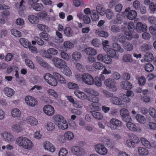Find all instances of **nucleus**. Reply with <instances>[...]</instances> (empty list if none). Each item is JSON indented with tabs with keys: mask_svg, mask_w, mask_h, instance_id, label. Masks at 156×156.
<instances>
[{
	"mask_svg": "<svg viewBox=\"0 0 156 156\" xmlns=\"http://www.w3.org/2000/svg\"><path fill=\"white\" fill-rule=\"evenodd\" d=\"M16 144L25 149H30L33 146L32 142L26 137L21 136L17 138Z\"/></svg>",
	"mask_w": 156,
	"mask_h": 156,
	"instance_id": "obj_1",
	"label": "nucleus"
},
{
	"mask_svg": "<svg viewBox=\"0 0 156 156\" xmlns=\"http://www.w3.org/2000/svg\"><path fill=\"white\" fill-rule=\"evenodd\" d=\"M56 78L53 74L52 75L49 73L45 74L44 76L45 81L49 85L53 86H55L57 84L58 81Z\"/></svg>",
	"mask_w": 156,
	"mask_h": 156,
	"instance_id": "obj_2",
	"label": "nucleus"
},
{
	"mask_svg": "<svg viewBox=\"0 0 156 156\" xmlns=\"http://www.w3.org/2000/svg\"><path fill=\"white\" fill-rule=\"evenodd\" d=\"M105 84L112 91H115L117 90L115 81L113 79H108L104 82Z\"/></svg>",
	"mask_w": 156,
	"mask_h": 156,
	"instance_id": "obj_3",
	"label": "nucleus"
},
{
	"mask_svg": "<svg viewBox=\"0 0 156 156\" xmlns=\"http://www.w3.org/2000/svg\"><path fill=\"white\" fill-rule=\"evenodd\" d=\"M81 79L86 84L92 85L94 83V80L92 76L88 73H84L82 75Z\"/></svg>",
	"mask_w": 156,
	"mask_h": 156,
	"instance_id": "obj_4",
	"label": "nucleus"
},
{
	"mask_svg": "<svg viewBox=\"0 0 156 156\" xmlns=\"http://www.w3.org/2000/svg\"><path fill=\"white\" fill-rule=\"evenodd\" d=\"M52 61L54 66L58 68H65L66 66V64L65 62L60 58H54L52 59Z\"/></svg>",
	"mask_w": 156,
	"mask_h": 156,
	"instance_id": "obj_5",
	"label": "nucleus"
},
{
	"mask_svg": "<svg viewBox=\"0 0 156 156\" xmlns=\"http://www.w3.org/2000/svg\"><path fill=\"white\" fill-rule=\"evenodd\" d=\"M120 114L122 118V119L126 122H130L131 119L129 115L128 110L125 108L122 109L120 111Z\"/></svg>",
	"mask_w": 156,
	"mask_h": 156,
	"instance_id": "obj_6",
	"label": "nucleus"
},
{
	"mask_svg": "<svg viewBox=\"0 0 156 156\" xmlns=\"http://www.w3.org/2000/svg\"><path fill=\"white\" fill-rule=\"evenodd\" d=\"M110 127L112 130H115L117 127H121L122 125V123L120 121L115 118L110 120Z\"/></svg>",
	"mask_w": 156,
	"mask_h": 156,
	"instance_id": "obj_7",
	"label": "nucleus"
},
{
	"mask_svg": "<svg viewBox=\"0 0 156 156\" xmlns=\"http://www.w3.org/2000/svg\"><path fill=\"white\" fill-rule=\"evenodd\" d=\"M71 152L77 156H82L85 153L84 151L81 147L74 146L71 149Z\"/></svg>",
	"mask_w": 156,
	"mask_h": 156,
	"instance_id": "obj_8",
	"label": "nucleus"
},
{
	"mask_svg": "<svg viewBox=\"0 0 156 156\" xmlns=\"http://www.w3.org/2000/svg\"><path fill=\"white\" fill-rule=\"evenodd\" d=\"M95 148L96 151L100 154L104 155L107 153V149L104 145L101 144L96 145Z\"/></svg>",
	"mask_w": 156,
	"mask_h": 156,
	"instance_id": "obj_9",
	"label": "nucleus"
},
{
	"mask_svg": "<svg viewBox=\"0 0 156 156\" xmlns=\"http://www.w3.org/2000/svg\"><path fill=\"white\" fill-rule=\"evenodd\" d=\"M25 101L27 105L30 107H34L37 104V101L33 97L28 96L25 98Z\"/></svg>",
	"mask_w": 156,
	"mask_h": 156,
	"instance_id": "obj_10",
	"label": "nucleus"
},
{
	"mask_svg": "<svg viewBox=\"0 0 156 156\" xmlns=\"http://www.w3.org/2000/svg\"><path fill=\"white\" fill-rule=\"evenodd\" d=\"M124 14L130 20L134 19L136 16L137 14L136 11L134 10L129 11L126 9L124 12Z\"/></svg>",
	"mask_w": 156,
	"mask_h": 156,
	"instance_id": "obj_11",
	"label": "nucleus"
},
{
	"mask_svg": "<svg viewBox=\"0 0 156 156\" xmlns=\"http://www.w3.org/2000/svg\"><path fill=\"white\" fill-rule=\"evenodd\" d=\"M135 29L137 32L141 33L146 32L147 27L145 24H143L141 22H138L136 24Z\"/></svg>",
	"mask_w": 156,
	"mask_h": 156,
	"instance_id": "obj_12",
	"label": "nucleus"
},
{
	"mask_svg": "<svg viewBox=\"0 0 156 156\" xmlns=\"http://www.w3.org/2000/svg\"><path fill=\"white\" fill-rule=\"evenodd\" d=\"M43 110L45 113L48 115H52L55 112L54 108L50 105H45L43 108Z\"/></svg>",
	"mask_w": 156,
	"mask_h": 156,
	"instance_id": "obj_13",
	"label": "nucleus"
},
{
	"mask_svg": "<svg viewBox=\"0 0 156 156\" xmlns=\"http://www.w3.org/2000/svg\"><path fill=\"white\" fill-rule=\"evenodd\" d=\"M139 142V140L136 136H134L132 139L126 140L127 146L129 147H134L135 144H137Z\"/></svg>",
	"mask_w": 156,
	"mask_h": 156,
	"instance_id": "obj_14",
	"label": "nucleus"
},
{
	"mask_svg": "<svg viewBox=\"0 0 156 156\" xmlns=\"http://www.w3.org/2000/svg\"><path fill=\"white\" fill-rule=\"evenodd\" d=\"M4 93L7 96L9 97H11L15 93V91L12 89L6 87L4 89Z\"/></svg>",
	"mask_w": 156,
	"mask_h": 156,
	"instance_id": "obj_15",
	"label": "nucleus"
},
{
	"mask_svg": "<svg viewBox=\"0 0 156 156\" xmlns=\"http://www.w3.org/2000/svg\"><path fill=\"white\" fill-rule=\"evenodd\" d=\"M25 3L23 0H22L19 3H17L16 5V8L19 10L20 14L23 13L25 8V6L23 5V3Z\"/></svg>",
	"mask_w": 156,
	"mask_h": 156,
	"instance_id": "obj_16",
	"label": "nucleus"
},
{
	"mask_svg": "<svg viewBox=\"0 0 156 156\" xmlns=\"http://www.w3.org/2000/svg\"><path fill=\"white\" fill-rule=\"evenodd\" d=\"M53 74L55 77H57V81H59L61 83L65 84L66 83V81L61 75L57 73L54 72Z\"/></svg>",
	"mask_w": 156,
	"mask_h": 156,
	"instance_id": "obj_17",
	"label": "nucleus"
},
{
	"mask_svg": "<svg viewBox=\"0 0 156 156\" xmlns=\"http://www.w3.org/2000/svg\"><path fill=\"white\" fill-rule=\"evenodd\" d=\"M27 123L32 126L36 125L38 123L37 120L32 116L28 117L27 119Z\"/></svg>",
	"mask_w": 156,
	"mask_h": 156,
	"instance_id": "obj_18",
	"label": "nucleus"
},
{
	"mask_svg": "<svg viewBox=\"0 0 156 156\" xmlns=\"http://www.w3.org/2000/svg\"><path fill=\"white\" fill-rule=\"evenodd\" d=\"M29 21L33 24H37L38 22V18L36 16L33 15H30L28 16Z\"/></svg>",
	"mask_w": 156,
	"mask_h": 156,
	"instance_id": "obj_19",
	"label": "nucleus"
},
{
	"mask_svg": "<svg viewBox=\"0 0 156 156\" xmlns=\"http://www.w3.org/2000/svg\"><path fill=\"white\" fill-rule=\"evenodd\" d=\"M122 28H120L119 26L117 25H113L111 27V30L113 33L117 34L120 32L122 30Z\"/></svg>",
	"mask_w": 156,
	"mask_h": 156,
	"instance_id": "obj_20",
	"label": "nucleus"
},
{
	"mask_svg": "<svg viewBox=\"0 0 156 156\" xmlns=\"http://www.w3.org/2000/svg\"><path fill=\"white\" fill-rule=\"evenodd\" d=\"M56 34L57 37L55 39V42L58 43H60L63 41L64 40L62 37V33L58 31H56Z\"/></svg>",
	"mask_w": 156,
	"mask_h": 156,
	"instance_id": "obj_21",
	"label": "nucleus"
},
{
	"mask_svg": "<svg viewBox=\"0 0 156 156\" xmlns=\"http://www.w3.org/2000/svg\"><path fill=\"white\" fill-rule=\"evenodd\" d=\"M74 93L79 98L81 99H84L87 97V95L84 93L79 90H75Z\"/></svg>",
	"mask_w": 156,
	"mask_h": 156,
	"instance_id": "obj_22",
	"label": "nucleus"
},
{
	"mask_svg": "<svg viewBox=\"0 0 156 156\" xmlns=\"http://www.w3.org/2000/svg\"><path fill=\"white\" fill-rule=\"evenodd\" d=\"M56 124L58 128L62 130L66 129L68 128V123L65 120L59 123H56Z\"/></svg>",
	"mask_w": 156,
	"mask_h": 156,
	"instance_id": "obj_23",
	"label": "nucleus"
},
{
	"mask_svg": "<svg viewBox=\"0 0 156 156\" xmlns=\"http://www.w3.org/2000/svg\"><path fill=\"white\" fill-rule=\"evenodd\" d=\"M116 51L113 49L110 48L108 50V51H105L106 52H107L108 55L110 56L112 58H118V56L117 55Z\"/></svg>",
	"mask_w": 156,
	"mask_h": 156,
	"instance_id": "obj_24",
	"label": "nucleus"
},
{
	"mask_svg": "<svg viewBox=\"0 0 156 156\" xmlns=\"http://www.w3.org/2000/svg\"><path fill=\"white\" fill-rule=\"evenodd\" d=\"M127 122L126 123V126L129 129L133 131H136L138 130L137 127L135 125L129 122Z\"/></svg>",
	"mask_w": 156,
	"mask_h": 156,
	"instance_id": "obj_25",
	"label": "nucleus"
},
{
	"mask_svg": "<svg viewBox=\"0 0 156 156\" xmlns=\"http://www.w3.org/2000/svg\"><path fill=\"white\" fill-rule=\"evenodd\" d=\"M95 33L96 34L101 37H107L108 36V33L106 31L103 30H96Z\"/></svg>",
	"mask_w": 156,
	"mask_h": 156,
	"instance_id": "obj_26",
	"label": "nucleus"
},
{
	"mask_svg": "<svg viewBox=\"0 0 156 156\" xmlns=\"http://www.w3.org/2000/svg\"><path fill=\"white\" fill-rule=\"evenodd\" d=\"M144 60L147 62H151L154 59V56L152 53L150 52H147L144 55Z\"/></svg>",
	"mask_w": 156,
	"mask_h": 156,
	"instance_id": "obj_27",
	"label": "nucleus"
},
{
	"mask_svg": "<svg viewBox=\"0 0 156 156\" xmlns=\"http://www.w3.org/2000/svg\"><path fill=\"white\" fill-rule=\"evenodd\" d=\"M97 10L96 11L99 14L103 16L105 13V9L103 7V6L100 4H98L96 7Z\"/></svg>",
	"mask_w": 156,
	"mask_h": 156,
	"instance_id": "obj_28",
	"label": "nucleus"
},
{
	"mask_svg": "<svg viewBox=\"0 0 156 156\" xmlns=\"http://www.w3.org/2000/svg\"><path fill=\"white\" fill-rule=\"evenodd\" d=\"M111 101L113 104L116 105L122 104L121 100L116 97H114L111 99Z\"/></svg>",
	"mask_w": 156,
	"mask_h": 156,
	"instance_id": "obj_29",
	"label": "nucleus"
},
{
	"mask_svg": "<svg viewBox=\"0 0 156 156\" xmlns=\"http://www.w3.org/2000/svg\"><path fill=\"white\" fill-rule=\"evenodd\" d=\"M140 141L142 145L148 148H151V145L149 141L146 138L142 137L140 138Z\"/></svg>",
	"mask_w": 156,
	"mask_h": 156,
	"instance_id": "obj_30",
	"label": "nucleus"
},
{
	"mask_svg": "<svg viewBox=\"0 0 156 156\" xmlns=\"http://www.w3.org/2000/svg\"><path fill=\"white\" fill-rule=\"evenodd\" d=\"M85 52L87 54L91 55H94L97 54L96 51L91 48H86L85 50Z\"/></svg>",
	"mask_w": 156,
	"mask_h": 156,
	"instance_id": "obj_31",
	"label": "nucleus"
},
{
	"mask_svg": "<svg viewBox=\"0 0 156 156\" xmlns=\"http://www.w3.org/2000/svg\"><path fill=\"white\" fill-rule=\"evenodd\" d=\"M19 41L20 44L25 48H27L29 45H31L30 43L25 38H20Z\"/></svg>",
	"mask_w": 156,
	"mask_h": 156,
	"instance_id": "obj_32",
	"label": "nucleus"
},
{
	"mask_svg": "<svg viewBox=\"0 0 156 156\" xmlns=\"http://www.w3.org/2000/svg\"><path fill=\"white\" fill-rule=\"evenodd\" d=\"M64 33L67 37H71L73 34V31L69 27H66L64 30Z\"/></svg>",
	"mask_w": 156,
	"mask_h": 156,
	"instance_id": "obj_33",
	"label": "nucleus"
},
{
	"mask_svg": "<svg viewBox=\"0 0 156 156\" xmlns=\"http://www.w3.org/2000/svg\"><path fill=\"white\" fill-rule=\"evenodd\" d=\"M121 87L124 89H130L132 87V84L129 82H122L121 84Z\"/></svg>",
	"mask_w": 156,
	"mask_h": 156,
	"instance_id": "obj_34",
	"label": "nucleus"
},
{
	"mask_svg": "<svg viewBox=\"0 0 156 156\" xmlns=\"http://www.w3.org/2000/svg\"><path fill=\"white\" fill-rule=\"evenodd\" d=\"M122 60L125 62H133L132 56L129 54H125L123 57Z\"/></svg>",
	"mask_w": 156,
	"mask_h": 156,
	"instance_id": "obj_35",
	"label": "nucleus"
},
{
	"mask_svg": "<svg viewBox=\"0 0 156 156\" xmlns=\"http://www.w3.org/2000/svg\"><path fill=\"white\" fill-rule=\"evenodd\" d=\"M123 48L125 49L128 51H132L133 49V45L129 42H126L124 44Z\"/></svg>",
	"mask_w": 156,
	"mask_h": 156,
	"instance_id": "obj_36",
	"label": "nucleus"
},
{
	"mask_svg": "<svg viewBox=\"0 0 156 156\" xmlns=\"http://www.w3.org/2000/svg\"><path fill=\"white\" fill-rule=\"evenodd\" d=\"M91 113L93 117L97 119L101 120L103 118L102 115L99 112L93 111Z\"/></svg>",
	"mask_w": 156,
	"mask_h": 156,
	"instance_id": "obj_37",
	"label": "nucleus"
},
{
	"mask_svg": "<svg viewBox=\"0 0 156 156\" xmlns=\"http://www.w3.org/2000/svg\"><path fill=\"white\" fill-rule=\"evenodd\" d=\"M31 7L37 11H39L43 9V6L42 4L40 3H37Z\"/></svg>",
	"mask_w": 156,
	"mask_h": 156,
	"instance_id": "obj_38",
	"label": "nucleus"
},
{
	"mask_svg": "<svg viewBox=\"0 0 156 156\" xmlns=\"http://www.w3.org/2000/svg\"><path fill=\"white\" fill-rule=\"evenodd\" d=\"M74 137V135L72 132L70 131H68L64 134V136H61L60 138H63L65 137L68 140H70L72 139Z\"/></svg>",
	"mask_w": 156,
	"mask_h": 156,
	"instance_id": "obj_39",
	"label": "nucleus"
},
{
	"mask_svg": "<svg viewBox=\"0 0 156 156\" xmlns=\"http://www.w3.org/2000/svg\"><path fill=\"white\" fill-rule=\"evenodd\" d=\"M39 36L41 38L43 39L44 40L49 41L51 40V37L47 33L42 32L39 34Z\"/></svg>",
	"mask_w": 156,
	"mask_h": 156,
	"instance_id": "obj_40",
	"label": "nucleus"
},
{
	"mask_svg": "<svg viewBox=\"0 0 156 156\" xmlns=\"http://www.w3.org/2000/svg\"><path fill=\"white\" fill-rule=\"evenodd\" d=\"M112 47L114 50L117 51H119L122 53L124 51V50L121 48L120 45L117 43H115L112 44Z\"/></svg>",
	"mask_w": 156,
	"mask_h": 156,
	"instance_id": "obj_41",
	"label": "nucleus"
},
{
	"mask_svg": "<svg viewBox=\"0 0 156 156\" xmlns=\"http://www.w3.org/2000/svg\"><path fill=\"white\" fill-rule=\"evenodd\" d=\"M38 29L42 31L48 32L50 29L48 26L42 24H38L37 25Z\"/></svg>",
	"mask_w": 156,
	"mask_h": 156,
	"instance_id": "obj_42",
	"label": "nucleus"
},
{
	"mask_svg": "<svg viewBox=\"0 0 156 156\" xmlns=\"http://www.w3.org/2000/svg\"><path fill=\"white\" fill-rule=\"evenodd\" d=\"M138 152L140 155H146L148 154V151L145 148L139 147L138 149Z\"/></svg>",
	"mask_w": 156,
	"mask_h": 156,
	"instance_id": "obj_43",
	"label": "nucleus"
},
{
	"mask_svg": "<svg viewBox=\"0 0 156 156\" xmlns=\"http://www.w3.org/2000/svg\"><path fill=\"white\" fill-rule=\"evenodd\" d=\"M39 16L46 22H48L50 20L49 16L46 12L40 13Z\"/></svg>",
	"mask_w": 156,
	"mask_h": 156,
	"instance_id": "obj_44",
	"label": "nucleus"
},
{
	"mask_svg": "<svg viewBox=\"0 0 156 156\" xmlns=\"http://www.w3.org/2000/svg\"><path fill=\"white\" fill-rule=\"evenodd\" d=\"M84 91L85 92L94 96H98L99 95V93L97 91L91 88L85 89Z\"/></svg>",
	"mask_w": 156,
	"mask_h": 156,
	"instance_id": "obj_45",
	"label": "nucleus"
},
{
	"mask_svg": "<svg viewBox=\"0 0 156 156\" xmlns=\"http://www.w3.org/2000/svg\"><path fill=\"white\" fill-rule=\"evenodd\" d=\"M12 128L13 131L17 133L20 132L23 130L22 128L20 126L19 123L13 125Z\"/></svg>",
	"mask_w": 156,
	"mask_h": 156,
	"instance_id": "obj_46",
	"label": "nucleus"
},
{
	"mask_svg": "<svg viewBox=\"0 0 156 156\" xmlns=\"http://www.w3.org/2000/svg\"><path fill=\"white\" fill-rule=\"evenodd\" d=\"M21 114L20 111L17 108L14 109L12 112V116L14 118L19 117Z\"/></svg>",
	"mask_w": 156,
	"mask_h": 156,
	"instance_id": "obj_47",
	"label": "nucleus"
},
{
	"mask_svg": "<svg viewBox=\"0 0 156 156\" xmlns=\"http://www.w3.org/2000/svg\"><path fill=\"white\" fill-rule=\"evenodd\" d=\"M97 96H94L91 99V101L93 102V103L91 104V105L94 107V109H96L97 108V106H94L96 105L95 104L98 103L99 101V99Z\"/></svg>",
	"mask_w": 156,
	"mask_h": 156,
	"instance_id": "obj_48",
	"label": "nucleus"
},
{
	"mask_svg": "<svg viewBox=\"0 0 156 156\" xmlns=\"http://www.w3.org/2000/svg\"><path fill=\"white\" fill-rule=\"evenodd\" d=\"M136 119L139 123H144L146 121L144 117L140 114L137 115L136 116Z\"/></svg>",
	"mask_w": 156,
	"mask_h": 156,
	"instance_id": "obj_49",
	"label": "nucleus"
},
{
	"mask_svg": "<svg viewBox=\"0 0 156 156\" xmlns=\"http://www.w3.org/2000/svg\"><path fill=\"white\" fill-rule=\"evenodd\" d=\"M101 92L103 95L107 98L112 97L113 96V94L112 93L105 90H101Z\"/></svg>",
	"mask_w": 156,
	"mask_h": 156,
	"instance_id": "obj_50",
	"label": "nucleus"
},
{
	"mask_svg": "<svg viewBox=\"0 0 156 156\" xmlns=\"http://www.w3.org/2000/svg\"><path fill=\"white\" fill-rule=\"evenodd\" d=\"M93 66L95 69L99 70L102 69L104 67L103 64L100 62H95L93 64Z\"/></svg>",
	"mask_w": 156,
	"mask_h": 156,
	"instance_id": "obj_51",
	"label": "nucleus"
},
{
	"mask_svg": "<svg viewBox=\"0 0 156 156\" xmlns=\"http://www.w3.org/2000/svg\"><path fill=\"white\" fill-rule=\"evenodd\" d=\"M92 14L91 17L93 21H96L98 20L99 19V14L95 10L92 11Z\"/></svg>",
	"mask_w": 156,
	"mask_h": 156,
	"instance_id": "obj_52",
	"label": "nucleus"
},
{
	"mask_svg": "<svg viewBox=\"0 0 156 156\" xmlns=\"http://www.w3.org/2000/svg\"><path fill=\"white\" fill-rule=\"evenodd\" d=\"M81 54L79 52L76 51L74 52L72 55V58L75 60H78L81 58Z\"/></svg>",
	"mask_w": 156,
	"mask_h": 156,
	"instance_id": "obj_53",
	"label": "nucleus"
},
{
	"mask_svg": "<svg viewBox=\"0 0 156 156\" xmlns=\"http://www.w3.org/2000/svg\"><path fill=\"white\" fill-rule=\"evenodd\" d=\"M4 137L6 140L9 141H12L13 140V136L9 133H5Z\"/></svg>",
	"mask_w": 156,
	"mask_h": 156,
	"instance_id": "obj_54",
	"label": "nucleus"
},
{
	"mask_svg": "<svg viewBox=\"0 0 156 156\" xmlns=\"http://www.w3.org/2000/svg\"><path fill=\"white\" fill-rule=\"evenodd\" d=\"M11 32L12 34L16 37H20L22 36L21 32L16 29H12Z\"/></svg>",
	"mask_w": 156,
	"mask_h": 156,
	"instance_id": "obj_55",
	"label": "nucleus"
},
{
	"mask_svg": "<svg viewBox=\"0 0 156 156\" xmlns=\"http://www.w3.org/2000/svg\"><path fill=\"white\" fill-rule=\"evenodd\" d=\"M105 13L107 18L108 19L110 20L112 19L114 16L113 13L110 9H107Z\"/></svg>",
	"mask_w": 156,
	"mask_h": 156,
	"instance_id": "obj_56",
	"label": "nucleus"
},
{
	"mask_svg": "<svg viewBox=\"0 0 156 156\" xmlns=\"http://www.w3.org/2000/svg\"><path fill=\"white\" fill-rule=\"evenodd\" d=\"M101 44L103 46V48L105 51H108V50L110 48V46L108 45V41H103Z\"/></svg>",
	"mask_w": 156,
	"mask_h": 156,
	"instance_id": "obj_57",
	"label": "nucleus"
},
{
	"mask_svg": "<svg viewBox=\"0 0 156 156\" xmlns=\"http://www.w3.org/2000/svg\"><path fill=\"white\" fill-rule=\"evenodd\" d=\"M154 69L153 65L151 63L147 64L145 67V70L148 72H151L154 70Z\"/></svg>",
	"mask_w": 156,
	"mask_h": 156,
	"instance_id": "obj_58",
	"label": "nucleus"
},
{
	"mask_svg": "<svg viewBox=\"0 0 156 156\" xmlns=\"http://www.w3.org/2000/svg\"><path fill=\"white\" fill-rule=\"evenodd\" d=\"M127 28L130 32L132 33L135 29L133 23L132 22H129L127 25Z\"/></svg>",
	"mask_w": 156,
	"mask_h": 156,
	"instance_id": "obj_59",
	"label": "nucleus"
},
{
	"mask_svg": "<svg viewBox=\"0 0 156 156\" xmlns=\"http://www.w3.org/2000/svg\"><path fill=\"white\" fill-rule=\"evenodd\" d=\"M55 128V125L52 122H50L47 123V129L48 131H52Z\"/></svg>",
	"mask_w": 156,
	"mask_h": 156,
	"instance_id": "obj_60",
	"label": "nucleus"
},
{
	"mask_svg": "<svg viewBox=\"0 0 156 156\" xmlns=\"http://www.w3.org/2000/svg\"><path fill=\"white\" fill-rule=\"evenodd\" d=\"M92 44L95 47H98L101 45L100 40L97 38H95L92 41Z\"/></svg>",
	"mask_w": 156,
	"mask_h": 156,
	"instance_id": "obj_61",
	"label": "nucleus"
},
{
	"mask_svg": "<svg viewBox=\"0 0 156 156\" xmlns=\"http://www.w3.org/2000/svg\"><path fill=\"white\" fill-rule=\"evenodd\" d=\"M150 115L153 118H156V110L153 108H150L149 110Z\"/></svg>",
	"mask_w": 156,
	"mask_h": 156,
	"instance_id": "obj_62",
	"label": "nucleus"
},
{
	"mask_svg": "<svg viewBox=\"0 0 156 156\" xmlns=\"http://www.w3.org/2000/svg\"><path fill=\"white\" fill-rule=\"evenodd\" d=\"M150 33L153 35L156 34V24H154L149 28Z\"/></svg>",
	"mask_w": 156,
	"mask_h": 156,
	"instance_id": "obj_63",
	"label": "nucleus"
},
{
	"mask_svg": "<svg viewBox=\"0 0 156 156\" xmlns=\"http://www.w3.org/2000/svg\"><path fill=\"white\" fill-rule=\"evenodd\" d=\"M68 153V151L66 149L63 148H61L59 151V156H66Z\"/></svg>",
	"mask_w": 156,
	"mask_h": 156,
	"instance_id": "obj_64",
	"label": "nucleus"
}]
</instances>
